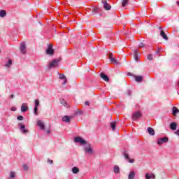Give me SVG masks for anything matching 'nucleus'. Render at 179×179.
Returning a JSON list of instances; mask_svg holds the SVG:
<instances>
[{"label": "nucleus", "mask_w": 179, "mask_h": 179, "mask_svg": "<svg viewBox=\"0 0 179 179\" xmlns=\"http://www.w3.org/2000/svg\"><path fill=\"white\" fill-rule=\"evenodd\" d=\"M147 58H148V59L149 61H152V60L153 59V55L149 54V55H148Z\"/></svg>", "instance_id": "36"}, {"label": "nucleus", "mask_w": 179, "mask_h": 179, "mask_svg": "<svg viewBox=\"0 0 179 179\" xmlns=\"http://www.w3.org/2000/svg\"><path fill=\"white\" fill-rule=\"evenodd\" d=\"M159 52H160V48H158L157 52H156V54H159Z\"/></svg>", "instance_id": "48"}, {"label": "nucleus", "mask_w": 179, "mask_h": 179, "mask_svg": "<svg viewBox=\"0 0 179 179\" xmlns=\"http://www.w3.org/2000/svg\"><path fill=\"white\" fill-rule=\"evenodd\" d=\"M160 36H162L164 40H169V36H167L164 30L160 31Z\"/></svg>", "instance_id": "16"}, {"label": "nucleus", "mask_w": 179, "mask_h": 179, "mask_svg": "<svg viewBox=\"0 0 179 179\" xmlns=\"http://www.w3.org/2000/svg\"><path fill=\"white\" fill-rule=\"evenodd\" d=\"M61 60L59 59H54L52 62L49 63L48 69H52V68H57V66H58V64H59Z\"/></svg>", "instance_id": "1"}, {"label": "nucleus", "mask_w": 179, "mask_h": 179, "mask_svg": "<svg viewBox=\"0 0 179 179\" xmlns=\"http://www.w3.org/2000/svg\"><path fill=\"white\" fill-rule=\"evenodd\" d=\"M135 178V171H132L129 173L128 179Z\"/></svg>", "instance_id": "24"}, {"label": "nucleus", "mask_w": 179, "mask_h": 179, "mask_svg": "<svg viewBox=\"0 0 179 179\" xmlns=\"http://www.w3.org/2000/svg\"><path fill=\"white\" fill-rule=\"evenodd\" d=\"M15 177H16V173L11 171L10 173V176H9L8 179H15Z\"/></svg>", "instance_id": "26"}, {"label": "nucleus", "mask_w": 179, "mask_h": 179, "mask_svg": "<svg viewBox=\"0 0 179 179\" xmlns=\"http://www.w3.org/2000/svg\"><path fill=\"white\" fill-rule=\"evenodd\" d=\"M159 30H161V31L163 30V29H162L163 28H162V27H159Z\"/></svg>", "instance_id": "52"}, {"label": "nucleus", "mask_w": 179, "mask_h": 179, "mask_svg": "<svg viewBox=\"0 0 179 179\" xmlns=\"http://www.w3.org/2000/svg\"><path fill=\"white\" fill-rule=\"evenodd\" d=\"M108 57H109L110 61H111V58H114V57H113V53H109Z\"/></svg>", "instance_id": "40"}, {"label": "nucleus", "mask_w": 179, "mask_h": 179, "mask_svg": "<svg viewBox=\"0 0 179 179\" xmlns=\"http://www.w3.org/2000/svg\"><path fill=\"white\" fill-rule=\"evenodd\" d=\"M20 48L22 54H26V43L24 42L21 43Z\"/></svg>", "instance_id": "10"}, {"label": "nucleus", "mask_w": 179, "mask_h": 179, "mask_svg": "<svg viewBox=\"0 0 179 179\" xmlns=\"http://www.w3.org/2000/svg\"><path fill=\"white\" fill-rule=\"evenodd\" d=\"M6 16V11L5 10H0V17H5Z\"/></svg>", "instance_id": "28"}, {"label": "nucleus", "mask_w": 179, "mask_h": 179, "mask_svg": "<svg viewBox=\"0 0 179 179\" xmlns=\"http://www.w3.org/2000/svg\"><path fill=\"white\" fill-rule=\"evenodd\" d=\"M0 52H1V50H0Z\"/></svg>", "instance_id": "53"}, {"label": "nucleus", "mask_w": 179, "mask_h": 179, "mask_svg": "<svg viewBox=\"0 0 179 179\" xmlns=\"http://www.w3.org/2000/svg\"><path fill=\"white\" fill-rule=\"evenodd\" d=\"M85 151L86 153H89V155H92V153H93V150L92 149V147H90V145L85 148Z\"/></svg>", "instance_id": "13"}, {"label": "nucleus", "mask_w": 179, "mask_h": 179, "mask_svg": "<svg viewBox=\"0 0 179 179\" xmlns=\"http://www.w3.org/2000/svg\"><path fill=\"white\" fill-rule=\"evenodd\" d=\"M34 114H35V115H38V108L34 106Z\"/></svg>", "instance_id": "33"}, {"label": "nucleus", "mask_w": 179, "mask_h": 179, "mask_svg": "<svg viewBox=\"0 0 179 179\" xmlns=\"http://www.w3.org/2000/svg\"><path fill=\"white\" fill-rule=\"evenodd\" d=\"M143 77L142 76H138L136 77V81L141 83L142 82Z\"/></svg>", "instance_id": "32"}, {"label": "nucleus", "mask_w": 179, "mask_h": 179, "mask_svg": "<svg viewBox=\"0 0 179 179\" xmlns=\"http://www.w3.org/2000/svg\"><path fill=\"white\" fill-rule=\"evenodd\" d=\"M29 110V107L27 106V103H23L21 106V111L22 113H26V111Z\"/></svg>", "instance_id": "9"}, {"label": "nucleus", "mask_w": 179, "mask_h": 179, "mask_svg": "<svg viewBox=\"0 0 179 179\" xmlns=\"http://www.w3.org/2000/svg\"><path fill=\"white\" fill-rule=\"evenodd\" d=\"M111 64H114L115 65H120V62L117 60L115 58L111 57V60H110Z\"/></svg>", "instance_id": "22"}, {"label": "nucleus", "mask_w": 179, "mask_h": 179, "mask_svg": "<svg viewBox=\"0 0 179 179\" xmlns=\"http://www.w3.org/2000/svg\"><path fill=\"white\" fill-rule=\"evenodd\" d=\"M128 95L131 96V91H128Z\"/></svg>", "instance_id": "50"}, {"label": "nucleus", "mask_w": 179, "mask_h": 179, "mask_svg": "<svg viewBox=\"0 0 179 179\" xmlns=\"http://www.w3.org/2000/svg\"><path fill=\"white\" fill-rule=\"evenodd\" d=\"M67 82H68V79H66V78H64L62 85H66V83H67Z\"/></svg>", "instance_id": "41"}, {"label": "nucleus", "mask_w": 179, "mask_h": 179, "mask_svg": "<svg viewBox=\"0 0 179 179\" xmlns=\"http://www.w3.org/2000/svg\"><path fill=\"white\" fill-rule=\"evenodd\" d=\"M170 129L172 131H176V129H177V123H176L175 122H173L170 124Z\"/></svg>", "instance_id": "15"}, {"label": "nucleus", "mask_w": 179, "mask_h": 179, "mask_svg": "<svg viewBox=\"0 0 179 179\" xmlns=\"http://www.w3.org/2000/svg\"><path fill=\"white\" fill-rule=\"evenodd\" d=\"M122 155L129 163H135V159L129 158V154H128V151H124L122 152Z\"/></svg>", "instance_id": "3"}, {"label": "nucleus", "mask_w": 179, "mask_h": 179, "mask_svg": "<svg viewBox=\"0 0 179 179\" xmlns=\"http://www.w3.org/2000/svg\"><path fill=\"white\" fill-rule=\"evenodd\" d=\"M116 127H117V121H114L110 123V128L112 129V131H115Z\"/></svg>", "instance_id": "20"}, {"label": "nucleus", "mask_w": 179, "mask_h": 179, "mask_svg": "<svg viewBox=\"0 0 179 179\" xmlns=\"http://www.w3.org/2000/svg\"><path fill=\"white\" fill-rule=\"evenodd\" d=\"M11 111H16V107L11 108Z\"/></svg>", "instance_id": "46"}, {"label": "nucleus", "mask_w": 179, "mask_h": 179, "mask_svg": "<svg viewBox=\"0 0 179 179\" xmlns=\"http://www.w3.org/2000/svg\"><path fill=\"white\" fill-rule=\"evenodd\" d=\"M17 120L18 121H23V120H24V117L22 115H18L17 117Z\"/></svg>", "instance_id": "37"}, {"label": "nucleus", "mask_w": 179, "mask_h": 179, "mask_svg": "<svg viewBox=\"0 0 179 179\" xmlns=\"http://www.w3.org/2000/svg\"><path fill=\"white\" fill-rule=\"evenodd\" d=\"M60 103L61 104H62V106H64V107L69 108V105H68V103L66 102V101H65V99H61Z\"/></svg>", "instance_id": "21"}, {"label": "nucleus", "mask_w": 179, "mask_h": 179, "mask_svg": "<svg viewBox=\"0 0 179 179\" xmlns=\"http://www.w3.org/2000/svg\"><path fill=\"white\" fill-rule=\"evenodd\" d=\"M101 3H103V8L106 10H110V9H111V5L107 3V0H102Z\"/></svg>", "instance_id": "8"}, {"label": "nucleus", "mask_w": 179, "mask_h": 179, "mask_svg": "<svg viewBox=\"0 0 179 179\" xmlns=\"http://www.w3.org/2000/svg\"><path fill=\"white\" fill-rule=\"evenodd\" d=\"M45 52L47 55H50V57H52L54 55V49H52V45L51 44L48 45V48L45 50Z\"/></svg>", "instance_id": "4"}, {"label": "nucleus", "mask_w": 179, "mask_h": 179, "mask_svg": "<svg viewBox=\"0 0 179 179\" xmlns=\"http://www.w3.org/2000/svg\"><path fill=\"white\" fill-rule=\"evenodd\" d=\"M141 117H142V113H141V112L139 111L134 112L132 115V118L134 121H136V120H138V118H141Z\"/></svg>", "instance_id": "7"}, {"label": "nucleus", "mask_w": 179, "mask_h": 179, "mask_svg": "<svg viewBox=\"0 0 179 179\" xmlns=\"http://www.w3.org/2000/svg\"><path fill=\"white\" fill-rule=\"evenodd\" d=\"M169 142V137H164L157 139V143L160 146L163 145V143H167Z\"/></svg>", "instance_id": "5"}, {"label": "nucleus", "mask_w": 179, "mask_h": 179, "mask_svg": "<svg viewBox=\"0 0 179 179\" xmlns=\"http://www.w3.org/2000/svg\"><path fill=\"white\" fill-rule=\"evenodd\" d=\"M172 113H173V115L176 117V115H177V113H179L178 108H177V107L176 106H173L172 108Z\"/></svg>", "instance_id": "19"}, {"label": "nucleus", "mask_w": 179, "mask_h": 179, "mask_svg": "<svg viewBox=\"0 0 179 179\" xmlns=\"http://www.w3.org/2000/svg\"><path fill=\"white\" fill-rule=\"evenodd\" d=\"M127 75H128V76H132V73H128Z\"/></svg>", "instance_id": "49"}, {"label": "nucleus", "mask_w": 179, "mask_h": 179, "mask_svg": "<svg viewBox=\"0 0 179 179\" xmlns=\"http://www.w3.org/2000/svg\"><path fill=\"white\" fill-rule=\"evenodd\" d=\"M113 171L115 174H120V166L115 165L113 168Z\"/></svg>", "instance_id": "23"}, {"label": "nucleus", "mask_w": 179, "mask_h": 179, "mask_svg": "<svg viewBox=\"0 0 179 179\" xmlns=\"http://www.w3.org/2000/svg\"><path fill=\"white\" fill-rule=\"evenodd\" d=\"M14 98H15V95L11 94V95L10 96V99H14Z\"/></svg>", "instance_id": "47"}, {"label": "nucleus", "mask_w": 179, "mask_h": 179, "mask_svg": "<svg viewBox=\"0 0 179 179\" xmlns=\"http://www.w3.org/2000/svg\"><path fill=\"white\" fill-rule=\"evenodd\" d=\"M72 172L73 173V174H78V173H79V168L74 166L72 169Z\"/></svg>", "instance_id": "30"}, {"label": "nucleus", "mask_w": 179, "mask_h": 179, "mask_svg": "<svg viewBox=\"0 0 179 179\" xmlns=\"http://www.w3.org/2000/svg\"><path fill=\"white\" fill-rule=\"evenodd\" d=\"M37 125L38 127H40L41 129H45V126L44 125V123L41 120H38L37 121Z\"/></svg>", "instance_id": "14"}, {"label": "nucleus", "mask_w": 179, "mask_h": 179, "mask_svg": "<svg viewBox=\"0 0 179 179\" xmlns=\"http://www.w3.org/2000/svg\"><path fill=\"white\" fill-rule=\"evenodd\" d=\"M133 51L134 52V59H135V61H139V57H138V50H134Z\"/></svg>", "instance_id": "25"}, {"label": "nucleus", "mask_w": 179, "mask_h": 179, "mask_svg": "<svg viewBox=\"0 0 179 179\" xmlns=\"http://www.w3.org/2000/svg\"><path fill=\"white\" fill-rule=\"evenodd\" d=\"M10 65H12V59H8V62H6L5 66H6V68H10Z\"/></svg>", "instance_id": "29"}, {"label": "nucleus", "mask_w": 179, "mask_h": 179, "mask_svg": "<svg viewBox=\"0 0 179 179\" xmlns=\"http://www.w3.org/2000/svg\"><path fill=\"white\" fill-rule=\"evenodd\" d=\"M22 167H23L24 170H25V171H27V170H29V167H27V165H26V164H23Z\"/></svg>", "instance_id": "38"}, {"label": "nucleus", "mask_w": 179, "mask_h": 179, "mask_svg": "<svg viewBox=\"0 0 179 179\" xmlns=\"http://www.w3.org/2000/svg\"><path fill=\"white\" fill-rule=\"evenodd\" d=\"M76 114H83V111L77 110V112L76 113Z\"/></svg>", "instance_id": "42"}, {"label": "nucleus", "mask_w": 179, "mask_h": 179, "mask_svg": "<svg viewBox=\"0 0 179 179\" xmlns=\"http://www.w3.org/2000/svg\"><path fill=\"white\" fill-rule=\"evenodd\" d=\"M147 131H148L149 135H151L152 136H155V129H153V128L148 127L147 129Z\"/></svg>", "instance_id": "18"}, {"label": "nucleus", "mask_w": 179, "mask_h": 179, "mask_svg": "<svg viewBox=\"0 0 179 179\" xmlns=\"http://www.w3.org/2000/svg\"><path fill=\"white\" fill-rule=\"evenodd\" d=\"M47 134H51V131L48 130V131H47Z\"/></svg>", "instance_id": "51"}, {"label": "nucleus", "mask_w": 179, "mask_h": 179, "mask_svg": "<svg viewBox=\"0 0 179 179\" xmlns=\"http://www.w3.org/2000/svg\"><path fill=\"white\" fill-rule=\"evenodd\" d=\"M85 106H90V102H89V101H87L85 102Z\"/></svg>", "instance_id": "44"}, {"label": "nucleus", "mask_w": 179, "mask_h": 179, "mask_svg": "<svg viewBox=\"0 0 179 179\" xmlns=\"http://www.w3.org/2000/svg\"><path fill=\"white\" fill-rule=\"evenodd\" d=\"M74 142L76 143H80V145H86L87 142L86 140L82 138L80 136H77L74 138Z\"/></svg>", "instance_id": "2"}, {"label": "nucleus", "mask_w": 179, "mask_h": 179, "mask_svg": "<svg viewBox=\"0 0 179 179\" xmlns=\"http://www.w3.org/2000/svg\"><path fill=\"white\" fill-rule=\"evenodd\" d=\"M176 135L179 136V129L175 132Z\"/></svg>", "instance_id": "45"}, {"label": "nucleus", "mask_w": 179, "mask_h": 179, "mask_svg": "<svg viewBox=\"0 0 179 179\" xmlns=\"http://www.w3.org/2000/svg\"><path fill=\"white\" fill-rule=\"evenodd\" d=\"M156 178V175L155 173H147L145 174V179H155Z\"/></svg>", "instance_id": "12"}, {"label": "nucleus", "mask_w": 179, "mask_h": 179, "mask_svg": "<svg viewBox=\"0 0 179 179\" xmlns=\"http://www.w3.org/2000/svg\"><path fill=\"white\" fill-rule=\"evenodd\" d=\"M58 75L59 76V79H60V80H64V79H65L66 77L65 76V75H64V74H60L59 73H58Z\"/></svg>", "instance_id": "34"}, {"label": "nucleus", "mask_w": 179, "mask_h": 179, "mask_svg": "<svg viewBox=\"0 0 179 179\" xmlns=\"http://www.w3.org/2000/svg\"><path fill=\"white\" fill-rule=\"evenodd\" d=\"M38 106H40V101L38 99L35 100V106L36 108H38Z\"/></svg>", "instance_id": "35"}, {"label": "nucleus", "mask_w": 179, "mask_h": 179, "mask_svg": "<svg viewBox=\"0 0 179 179\" xmlns=\"http://www.w3.org/2000/svg\"><path fill=\"white\" fill-rule=\"evenodd\" d=\"M138 47H139L140 48H142L145 47V43H143V42H141V43L139 44Z\"/></svg>", "instance_id": "39"}, {"label": "nucleus", "mask_w": 179, "mask_h": 179, "mask_svg": "<svg viewBox=\"0 0 179 179\" xmlns=\"http://www.w3.org/2000/svg\"><path fill=\"white\" fill-rule=\"evenodd\" d=\"M62 121H63V122L69 123V122H71V117H69V116H68V115L64 116L62 117Z\"/></svg>", "instance_id": "17"}, {"label": "nucleus", "mask_w": 179, "mask_h": 179, "mask_svg": "<svg viewBox=\"0 0 179 179\" xmlns=\"http://www.w3.org/2000/svg\"><path fill=\"white\" fill-rule=\"evenodd\" d=\"M99 8H97V7H94V8H92V13H94V14L95 15L96 13H99Z\"/></svg>", "instance_id": "31"}, {"label": "nucleus", "mask_w": 179, "mask_h": 179, "mask_svg": "<svg viewBox=\"0 0 179 179\" xmlns=\"http://www.w3.org/2000/svg\"><path fill=\"white\" fill-rule=\"evenodd\" d=\"M18 127H19L21 132H22V134H28L29 133V130L26 129V126L24 124H23L22 123H18Z\"/></svg>", "instance_id": "6"}, {"label": "nucleus", "mask_w": 179, "mask_h": 179, "mask_svg": "<svg viewBox=\"0 0 179 179\" xmlns=\"http://www.w3.org/2000/svg\"><path fill=\"white\" fill-rule=\"evenodd\" d=\"M128 2H129V0H122V8H125V6H127V5H128Z\"/></svg>", "instance_id": "27"}, {"label": "nucleus", "mask_w": 179, "mask_h": 179, "mask_svg": "<svg viewBox=\"0 0 179 179\" xmlns=\"http://www.w3.org/2000/svg\"><path fill=\"white\" fill-rule=\"evenodd\" d=\"M100 76L105 82H110V78H108V76L106 75L104 73H101Z\"/></svg>", "instance_id": "11"}, {"label": "nucleus", "mask_w": 179, "mask_h": 179, "mask_svg": "<svg viewBox=\"0 0 179 179\" xmlns=\"http://www.w3.org/2000/svg\"><path fill=\"white\" fill-rule=\"evenodd\" d=\"M48 163H50V164H52V163H54V161H52V160L48 159Z\"/></svg>", "instance_id": "43"}]
</instances>
